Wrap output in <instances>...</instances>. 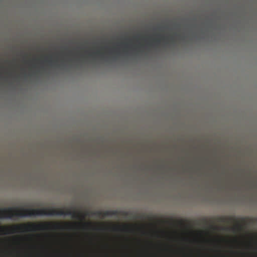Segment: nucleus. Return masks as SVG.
Returning a JSON list of instances; mask_svg holds the SVG:
<instances>
[{"mask_svg":"<svg viewBox=\"0 0 257 257\" xmlns=\"http://www.w3.org/2000/svg\"><path fill=\"white\" fill-rule=\"evenodd\" d=\"M37 215H69L73 218H84V216L80 212L72 211L69 209L64 210L63 209L57 210L55 209L42 208V209H18L13 207L0 208L1 219H14L15 217H27Z\"/></svg>","mask_w":257,"mask_h":257,"instance_id":"f257e3e1","label":"nucleus"},{"mask_svg":"<svg viewBox=\"0 0 257 257\" xmlns=\"http://www.w3.org/2000/svg\"><path fill=\"white\" fill-rule=\"evenodd\" d=\"M59 223L43 222L40 223H27L11 226L0 227V232L2 234L13 233L17 232L30 231L36 230H47L61 228Z\"/></svg>","mask_w":257,"mask_h":257,"instance_id":"f03ea898","label":"nucleus"},{"mask_svg":"<svg viewBox=\"0 0 257 257\" xmlns=\"http://www.w3.org/2000/svg\"><path fill=\"white\" fill-rule=\"evenodd\" d=\"M220 219H221V221H223V222H225V221H227V222H232V221L236 222V225L234 228V229H240L242 228L241 224L239 222H238V221H237V219L235 217H229L226 218V217H223L221 218Z\"/></svg>","mask_w":257,"mask_h":257,"instance_id":"7ed1b4c3","label":"nucleus"},{"mask_svg":"<svg viewBox=\"0 0 257 257\" xmlns=\"http://www.w3.org/2000/svg\"><path fill=\"white\" fill-rule=\"evenodd\" d=\"M113 230L114 231H132L133 230L132 228L128 226H124L123 227H120V226H116L113 227Z\"/></svg>","mask_w":257,"mask_h":257,"instance_id":"20e7f679","label":"nucleus"},{"mask_svg":"<svg viewBox=\"0 0 257 257\" xmlns=\"http://www.w3.org/2000/svg\"><path fill=\"white\" fill-rule=\"evenodd\" d=\"M254 257H257V233L254 234Z\"/></svg>","mask_w":257,"mask_h":257,"instance_id":"39448f33","label":"nucleus"},{"mask_svg":"<svg viewBox=\"0 0 257 257\" xmlns=\"http://www.w3.org/2000/svg\"><path fill=\"white\" fill-rule=\"evenodd\" d=\"M103 216H112V215H116L118 214V212L115 210L113 211H106L103 212Z\"/></svg>","mask_w":257,"mask_h":257,"instance_id":"423d86ee","label":"nucleus"},{"mask_svg":"<svg viewBox=\"0 0 257 257\" xmlns=\"http://www.w3.org/2000/svg\"><path fill=\"white\" fill-rule=\"evenodd\" d=\"M167 39V37L162 36L160 39H155L153 41L157 44H160L161 40L166 41Z\"/></svg>","mask_w":257,"mask_h":257,"instance_id":"0eeeda50","label":"nucleus"},{"mask_svg":"<svg viewBox=\"0 0 257 257\" xmlns=\"http://www.w3.org/2000/svg\"><path fill=\"white\" fill-rule=\"evenodd\" d=\"M95 55L101 56L102 57L103 56V54L100 51H97L95 53H92L89 54L90 56H93Z\"/></svg>","mask_w":257,"mask_h":257,"instance_id":"6e6552de","label":"nucleus"},{"mask_svg":"<svg viewBox=\"0 0 257 257\" xmlns=\"http://www.w3.org/2000/svg\"><path fill=\"white\" fill-rule=\"evenodd\" d=\"M47 61L50 65H52L53 61L52 60H48Z\"/></svg>","mask_w":257,"mask_h":257,"instance_id":"1a4fd4ad","label":"nucleus"},{"mask_svg":"<svg viewBox=\"0 0 257 257\" xmlns=\"http://www.w3.org/2000/svg\"><path fill=\"white\" fill-rule=\"evenodd\" d=\"M90 224H91V223H85V224H84V226L85 227H87V226H88V225H90Z\"/></svg>","mask_w":257,"mask_h":257,"instance_id":"9d476101","label":"nucleus"},{"mask_svg":"<svg viewBox=\"0 0 257 257\" xmlns=\"http://www.w3.org/2000/svg\"><path fill=\"white\" fill-rule=\"evenodd\" d=\"M244 219H245V218H241V222H244Z\"/></svg>","mask_w":257,"mask_h":257,"instance_id":"9b49d317","label":"nucleus"},{"mask_svg":"<svg viewBox=\"0 0 257 257\" xmlns=\"http://www.w3.org/2000/svg\"><path fill=\"white\" fill-rule=\"evenodd\" d=\"M170 40H171L172 41H173L174 40V39H173V37H171V38H170Z\"/></svg>","mask_w":257,"mask_h":257,"instance_id":"f8f14e48","label":"nucleus"},{"mask_svg":"<svg viewBox=\"0 0 257 257\" xmlns=\"http://www.w3.org/2000/svg\"><path fill=\"white\" fill-rule=\"evenodd\" d=\"M127 46H128V45H127V44H125V47L126 48V47H127Z\"/></svg>","mask_w":257,"mask_h":257,"instance_id":"ddd939ff","label":"nucleus"},{"mask_svg":"<svg viewBox=\"0 0 257 257\" xmlns=\"http://www.w3.org/2000/svg\"><path fill=\"white\" fill-rule=\"evenodd\" d=\"M97 213L100 215V214H101V212H98Z\"/></svg>","mask_w":257,"mask_h":257,"instance_id":"4468645a","label":"nucleus"}]
</instances>
